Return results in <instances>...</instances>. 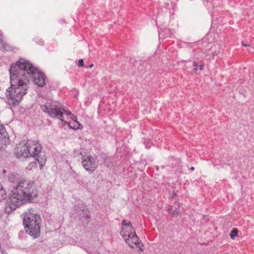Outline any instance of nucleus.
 I'll return each mask as SVG.
<instances>
[{
    "mask_svg": "<svg viewBox=\"0 0 254 254\" xmlns=\"http://www.w3.org/2000/svg\"><path fill=\"white\" fill-rule=\"evenodd\" d=\"M1 254H7L4 250H1Z\"/></svg>",
    "mask_w": 254,
    "mask_h": 254,
    "instance_id": "19",
    "label": "nucleus"
},
{
    "mask_svg": "<svg viewBox=\"0 0 254 254\" xmlns=\"http://www.w3.org/2000/svg\"><path fill=\"white\" fill-rule=\"evenodd\" d=\"M7 197V194L5 190L0 184V201L4 200Z\"/></svg>",
    "mask_w": 254,
    "mask_h": 254,
    "instance_id": "11",
    "label": "nucleus"
},
{
    "mask_svg": "<svg viewBox=\"0 0 254 254\" xmlns=\"http://www.w3.org/2000/svg\"><path fill=\"white\" fill-rule=\"evenodd\" d=\"M242 45L244 47H249L250 45L249 44H245L244 43H242Z\"/></svg>",
    "mask_w": 254,
    "mask_h": 254,
    "instance_id": "20",
    "label": "nucleus"
},
{
    "mask_svg": "<svg viewBox=\"0 0 254 254\" xmlns=\"http://www.w3.org/2000/svg\"><path fill=\"white\" fill-rule=\"evenodd\" d=\"M180 210L178 208H176L175 210H173V211L172 213V214L173 215H177L179 213Z\"/></svg>",
    "mask_w": 254,
    "mask_h": 254,
    "instance_id": "16",
    "label": "nucleus"
},
{
    "mask_svg": "<svg viewBox=\"0 0 254 254\" xmlns=\"http://www.w3.org/2000/svg\"><path fill=\"white\" fill-rule=\"evenodd\" d=\"M124 231L122 233V236L124 239L125 242L129 245L130 247L133 248L134 245L140 248L141 247L140 242H138V238L135 234V230L134 232L130 231L129 233H124Z\"/></svg>",
    "mask_w": 254,
    "mask_h": 254,
    "instance_id": "6",
    "label": "nucleus"
},
{
    "mask_svg": "<svg viewBox=\"0 0 254 254\" xmlns=\"http://www.w3.org/2000/svg\"><path fill=\"white\" fill-rule=\"evenodd\" d=\"M2 42V39L0 38V42Z\"/></svg>",
    "mask_w": 254,
    "mask_h": 254,
    "instance_id": "27",
    "label": "nucleus"
},
{
    "mask_svg": "<svg viewBox=\"0 0 254 254\" xmlns=\"http://www.w3.org/2000/svg\"><path fill=\"white\" fill-rule=\"evenodd\" d=\"M82 164L87 171L93 172L98 166V161L96 156L84 155L82 157Z\"/></svg>",
    "mask_w": 254,
    "mask_h": 254,
    "instance_id": "5",
    "label": "nucleus"
},
{
    "mask_svg": "<svg viewBox=\"0 0 254 254\" xmlns=\"http://www.w3.org/2000/svg\"><path fill=\"white\" fill-rule=\"evenodd\" d=\"M41 109L43 112L48 114L51 117L58 118L65 124L68 125L67 122H64L63 118L64 114L70 116L71 119L79 124L76 121V117L71 114L69 111L65 110L64 106L57 101L51 100L47 101L44 105H41Z\"/></svg>",
    "mask_w": 254,
    "mask_h": 254,
    "instance_id": "3",
    "label": "nucleus"
},
{
    "mask_svg": "<svg viewBox=\"0 0 254 254\" xmlns=\"http://www.w3.org/2000/svg\"><path fill=\"white\" fill-rule=\"evenodd\" d=\"M194 168L193 167H191L190 168V170H194Z\"/></svg>",
    "mask_w": 254,
    "mask_h": 254,
    "instance_id": "24",
    "label": "nucleus"
},
{
    "mask_svg": "<svg viewBox=\"0 0 254 254\" xmlns=\"http://www.w3.org/2000/svg\"><path fill=\"white\" fill-rule=\"evenodd\" d=\"M238 231L237 228H233L230 234V238L233 240L235 239V237L238 235Z\"/></svg>",
    "mask_w": 254,
    "mask_h": 254,
    "instance_id": "13",
    "label": "nucleus"
},
{
    "mask_svg": "<svg viewBox=\"0 0 254 254\" xmlns=\"http://www.w3.org/2000/svg\"><path fill=\"white\" fill-rule=\"evenodd\" d=\"M41 222L40 216L34 213L33 209H28L23 219L26 232L34 238L40 236Z\"/></svg>",
    "mask_w": 254,
    "mask_h": 254,
    "instance_id": "4",
    "label": "nucleus"
},
{
    "mask_svg": "<svg viewBox=\"0 0 254 254\" xmlns=\"http://www.w3.org/2000/svg\"><path fill=\"white\" fill-rule=\"evenodd\" d=\"M6 136V133L4 127H0V144L2 143V140Z\"/></svg>",
    "mask_w": 254,
    "mask_h": 254,
    "instance_id": "12",
    "label": "nucleus"
},
{
    "mask_svg": "<svg viewBox=\"0 0 254 254\" xmlns=\"http://www.w3.org/2000/svg\"><path fill=\"white\" fill-rule=\"evenodd\" d=\"M127 232H130V230H127Z\"/></svg>",
    "mask_w": 254,
    "mask_h": 254,
    "instance_id": "29",
    "label": "nucleus"
},
{
    "mask_svg": "<svg viewBox=\"0 0 254 254\" xmlns=\"http://www.w3.org/2000/svg\"><path fill=\"white\" fill-rule=\"evenodd\" d=\"M9 73L11 86L7 89L5 95L7 103L10 106L19 105L27 93L30 78L40 87L45 84L46 78L44 73L38 71L28 61L23 59L11 65Z\"/></svg>",
    "mask_w": 254,
    "mask_h": 254,
    "instance_id": "1",
    "label": "nucleus"
},
{
    "mask_svg": "<svg viewBox=\"0 0 254 254\" xmlns=\"http://www.w3.org/2000/svg\"><path fill=\"white\" fill-rule=\"evenodd\" d=\"M198 70V68L197 67H195L193 69V71L194 72H196Z\"/></svg>",
    "mask_w": 254,
    "mask_h": 254,
    "instance_id": "21",
    "label": "nucleus"
},
{
    "mask_svg": "<svg viewBox=\"0 0 254 254\" xmlns=\"http://www.w3.org/2000/svg\"><path fill=\"white\" fill-rule=\"evenodd\" d=\"M27 150L28 148L26 147V143L23 145L18 144L14 150L16 157L20 158L21 157L26 158L30 157V153Z\"/></svg>",
    "mask_w": 254,
    "mask_h": 254,
    "instance_id": "8",
    "label": "nucleus"
},
{
    "mask_svg": "<svg viewBox=\"0 0 254 254\" xmlns=\"http://www.w3.org/2000/svg\"><path fill=\"white\" fill-rule=\"evenodd\" d=\"M93 66V64H90V65H89V68H91V67H92Z\"/></svg>",
    "mask_w": 254,
    "mask_h": 254,
    "instance_id": "23",
    "label": "nucleus"
},
{
    "mask_svg": "<svg viewBox=\"0 0 254 254\" xmlns=\"http://www.w3.org/2000/svg\"><path fill=\"white\" fill-rule=\"evenodd\" d=\"M78 65L79 66H83L84 65V62L82 59H79L78 61Z\"/></svg>",
    "mask_w": 254,
    "mask_h": 254,
    "instance_id": "17",
    "label": "nucleus"
},
{
    "mask_svg": "<svg viewBox=\"0 0 254 254\" xmlns=\"http://www.w3.org/2000/svg\"><path fill=\"white\" fill-rule=\"evenodd\" d=\"M2 172H3V173H5L6 172V170H3Z\"/></svg>",
    "mask_w": 254,
    "mask_h": 254,
    "instance_id": "26",
    "label": "nucleus"
},
{
    "mask_svg": "<svg viewBox=\"0 0 254 254\" xmlns=\"http://www.w3.org/2000/svg\"><path fill=\"white\" fill-rule=\"evenodd\" d=\"M37 166V163L35 161L30 162L27 166V168L29 170H32L33 168H36Z\"/></svg>",
    "mask_w": 254,
    "mask_h": 254,
    "instance_id": "15",
    "label": "nucleus"
},
{
    "mask_svg": "<svg viewBox=\"0 0 254 254\" xmlns=\"http://www.w3.org/2000/svg\"><path fill=\"white\" fill-rule=\"evenodd\" d=\"M80 218L82 219V218H85V220L87 221V222H88L89 221V219L90 218V215L88 213V212H82L81 214H80Z\"/></svg>",
    "mask_w": 254,
    "mask_h": 254,
    "instance_id": "14",
    "label": "nucleus"
},
{
    "mask_svg": "<svg viewBox=\"0 0 254 254\" xmlns=\"http://www.w3.org/2000/svg\"><path fill=\"white\" fill-rule=\"evenodd\" d=\"M0 127H3V126H2V125H0Z\"/></svg>",
    "mask_w": 254,
    "mask_h": 254,
    "instance_id": "30",
    "label": "nucleus"
},
{
    "mask_svg": "<svg viewBox=\"0 0 254 254\" xmlns=\"http://www.w3.org/2000/svg\"><path fill=\"white\" fill-rule=\"evenodd\" d=\"M169 212L170 213H171V210H169Z\"/></svg>",
    "mask_w": 254,
    "mask_h": 254,
    "instance_id": "28",
    "label": "nucleus"
},
{
    "mask_svg": "<svg viewBox=\"0 0 254 254\" xmlns=\"http://www.w3.org/2000/svg\"><path fill=\"white\" fill-rule=\"evenodd\" d=\"M146 146L147 148H149L150 147V145H146Z\"/></svg>",
    "mask_w": 254,
    "mask_h": 254,
    "instance_id": "25",
    "label": "nucleus"
},
{
    "mask_svg": "<svg viewBox=\"0 0 254 254\" xmlns=\"http://www.w3.org/2000/svg\"><path fill=\"white\" fill-rule=\"evenodd\" d=\"M122 225L123 226V228L121 231V234L122 235V233L123 231H124V233H127L128 232H127V230H130V231H132V232H134V228L131 226V223L130 222H127V220H124L122 221Z\"/></svg>",
    "mask_w": 254,
    "mask_h": 254,
    "instance_id": "9",
    "label": "nucleus"
},
{
    "mask_svg": "<svg viewBox=\"0 0 254 254\" xmlns=\"http://www.w3.org/2000/svg\"><path fill=\"white\" fill-rule=\"evenodd\" d=\"M192 65H193L194 67H197V64L196 62H193V63H192Z\"/></svg>",
    "mask_w": 254,
    "mask_h": 254,
    "instance_id": "18",
    "label": "nucleus"
},
{
    "mask_svg": "<svg viewBox=\"0 0 254 254\" xmlns=\"http://www.w3.org/2000/svg\"><path fill=\"white\" fill-rule=\"evenodd\" d=\"M203 68V66L202 65H200L199 66V69L200 70H202Z\"/></svg>",
    "mask_w": 254,
    "mask_h": 254,
    "instance_id": "22",
    "label": "nucleus"
},
{
    "mask_svg": "<svg viewBox=\"0 0 254 254\" xmlns=\"http://www.w3.org/2000/svg\"><path fill=\"white\" fill-rule=\"evenodd\" d=\"M27 151L30 153V157H35L41 153L42 147L40 143L35 141L28 140L26 143Z\"/></svg>",
    "mask_w": 254,
    "mask_h": 254,
    "instance_id": "7",
    "label": "nucleus"
},
{
    "mask_svg": "<svg viewBox=\"0 0 254 254\" xmlns=\"http://www.w3.org/2000/svg\"><path fill=\"white\" fill-rule=\"evenodd\" d=\"M33 157L35 158V160L39 164L40 168L41 169L46 162V158L45 155L41 152L38 154V155H36L35 157Z\"/></svg>",
    "mask_w": 254,
    "mask_h": 254,
    "instance_id": "10",
    "label": "nucleus"
},
{
    "mask_svg": "<svg viewBox=\"0 0 254 254\" xmlns=\"http://www.w3.org/2000/svg\"><path fill=\"white\" fill-rule=\"evenodd\" d=\"M8 180L13 189L6 201V211L10 212L20 205L33 202L38 197V191L33 181L18 174L10 173Z\"/></svg>",
    "mask_w": 254,
    "mask_h": 254,
    "instance_id": "2",
    "label": "nucleus"
}]
</instances>
